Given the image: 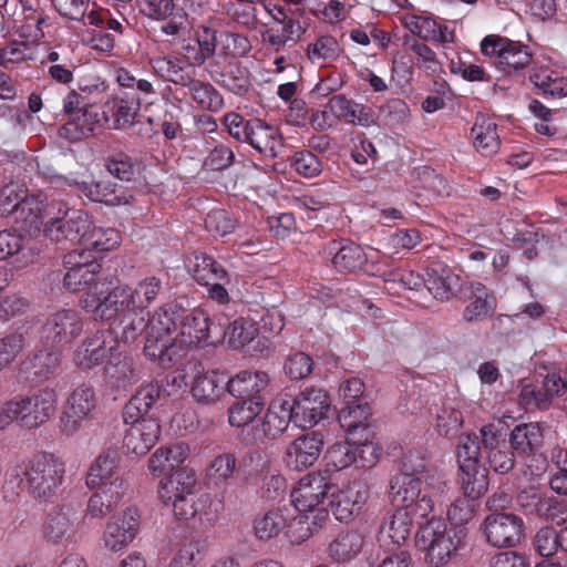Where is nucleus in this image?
Listing matches in <instances>:
<instances>
[{
	"mask_svg": "<svg viewBox=\"0 0 567 567\" xmlns=\"http://www.w3.org/2000/svg\"><path fill=\"white\" fill-rule=\"evenodd\" d=\"M124 423L128 427L123 444L130 453L144 455L159 439L161 425L156 417H136V420H124Z\"/></svg>",
	"mask_w": 567,
	"mask_h": 567,
	"instance_id": "aec40b11",
	"label": "nucleus"
},
{
	"mask_svg": "<svg viewBox=\"0 0 567 567\" xmlns=\"http://www.w3.org/2000/svg\"><path fill=\"white\" fill-rule=\"evenodd\" d=\"M364 544V537L357 530L340 533L330 544L329 554L336 561H348L357 557Z\"/></svg>",
	"mask_w": 567,
	"mask_h": 567,
	"instance_id": "79ce46f5",
	"label": "nucleus"
},
{
	"mask_svg": "<svg viewBox=\"0 0 567 567\" xmlns=\"http://www.w3.org/2000/svg\"><path fill=\"white\" fill-rule=\"evenodd\" d=\"M264 408V398L240 399V401L229 408L228 422L231 426L236 427L248 425L262 412Z\"/></svg>",
	"mask_w": 567,
	"mask_h": 567,
	"instance_id": "8fccbe9b",
	"label": "nucleus"
},
{
	"mask_svg": "<svg viewBox=\"0 0 567 567\" xmlns=\"http://www.w3.org/2000/svg\"><path fill=\"white\" fill-rule=\"evenodd\" d=\"M225 336L234 349H239L250 343L257 336L254 322L245 318L235 319L227 328Z\"/></svg>",
	"mask_w": 567,
	"mask_h": 567,
	"instance_id": "052dcab7",
	"label": "nucleus"
},
{
	"mask_svg": "<svg viewBox=\"0 0 567 567\" xmlns=\"http://www.w3.org/2000/svg\"><path fill=\"white\" fill-rule=\"evenodd\" d=\"M116 349L117 340L112 331L97 330L76 347L73 362L79 369L87 371L102 364Z\"/></svg>",
	"mask_w": 567,
	"mask_h": 567,
	"instance_id": "dca6fc26",
	"label": "nucleus"
},
{
	"mask_svg": "<svg viewBox=\"0 0 567 567\" xmlns=\"http://www.w3.org/2000/svg\"><path fill=\"white\" fill-rule=\"evenodd\" d=\"M65 468L61 460L52 454H39L23 470L14 467L8 472V484L20 485L24 476L29 493L41 499L53 497L61 486Z\"/></svg>",
	"mask_w": 567,
	"mask_h": 567,
	"instance_id": "7ed1b4c3",
	"label": "nucleus"
},
{
	"mask_svg": "<svg viewBox=\"0 0 567 567\" xmlns=\"http://www.w3.org/2000/svg\"><path fill=\"white\" fill-rule=\"evenodd\" d=\"M45 202L47 198L42 193L37 195H28L25 193L14 217L16 221L21 224V227L28 231L39 230L41 226L45 227V218L54 209V207Z\"/></svg>",
	"mask_w": 567,
	"mask_h": 567,
	"instance_id": "c85d7f7f",
	"label": "nucleus"
},
{
	"mask_svg": "<svg viewBox=\"0 0 567 567\" xmlns=\"http://www.w3.org/2000/svg\"><path fill=\"white\" fill-rule=\"evenodd\" d=\"M118 457L114 452L100 454L91 465L86 475V486L94 489L106 481L113 480L116 475Z\"/></svg>",
	"mask_w": 567,
	"mask_h": 567,
	"instance_id": "49530a36",
	"label": "nucleus"
},
{
	"mask_svg": "<svg viewBox=\"0 0 567 567\" xmlns=\"http://www.w3.org/2000/svg\"><path fill=\"white\" fill-rule=\"evenodd\" d=\"M140 525V512L134 507H127L112 516L103 530V547L112 553L125 550L138 535Z\"/></svg>",
	"mask_w": 567,
	"mask_h": 567,
	"instance_id": "f8f14e48",
	"label": "nucleus"
},
{
	"mask_svg": "<svg viewBox=\"0 0 567 567\" xmlns=\"http://www.w3.org/2000/svg\"><path fill=\"white\" fill-rule=\"evenodd\" d=\"M163 289L162 280L155 276H148L138 280L134 286L117 285L102 296L109 298V313L120 309L134 308L140 311L146 309L157 300Z\"/></svg>",
	"mask_w": 567,
	"mask_h": 567,
	"instance_id": "6e6552de",
	"label": "nucleus"
},
{
	"mask_svg": "<svg viewBox=\"0 0 567 567\" xmlns=\"http://www.w3.org/2000/svg\"><path fill=\"white\" fill-rule=\"evenodd\" d=\"M72 522L68 513L58 511L51 513L43 526L45 539L51 544H60L70 537Z\"/></svg>",
	"mask_w": 567,
	"mask_h": 567,
	"instance_id": "864d4df0",
	"label": "nucleus"
},
{
	"mask_svg": "<svg viewBox=\"0 0 567 567\" xmlns=\"http://www.w3.org/2000/svg\"><path fill=\"white\" fill-rule=\"evenodd\" d=\"M460 483L465 496L477 499L487 491V471L483 465L471 466V470L460 468Z\"/></svg>",
	"mask_w": 567,
	"mask_h": 567,
	"instance_id": "09e8293b",
	"label": "nucleus"
},
{
	"mask_svg": "<svg viewBox=\"0 0 567 567\" xmlns=\"http://www.w3.org/2000/svg\"><path fill=\"white\" fill-rule=\"evenodd\" d=\"M92 220L81 209H66L62 217L50 218L45 223V236L58 244H85Z\"/></svg>",
	"mask_w": 567,
	"mask_h": 567,
	"instance_id": "9b49d317",
	"label": "nucleus"
},
{
	"mask_svg": "<svg viewBox=\"0 0 567 567\" xmlns=\"http://www.w3.org/2000/svg\"><path fill=\"white\" fill-rule=\"evenodd\" d=\"M390 499L393 509L405 508L416 518L427 517L434 508L431 495L422 494V478L412 471L405 470L391 481Z\"/></svg>",
	"mask_w": 567,
	"mask_h": 567,
	"instance_id": "0eeeda50",
	"label": "nucleus"
},
{
	"mask_svg": "<svg viewBox=\"0 0 567 567\" xmlns=\"http://www.w3.org/2000/svg\"><path fill=\"white\" fill-rule=\"evenodd\" d=\"M21 408V427L33 430L47 423L58 405V393L53 388H41L31 394H18Z\"/></svg>",
	"mask_w": 567,
	"mask_h": 567,
	"instance_id": "2eb2a0df",
	"label": "nucleus"
},
{
	"mask_svg": "<svg viewBox=\"0 0 567 567\" xmlns=\"http://www.w3.org/2000/svg\"><path fill=\"white\" fill-rule=\"evenodd\" d=\"M163 389L158 382H148L140 386L136 393L126 403L123 420L148 417L152 406L159 400Z\"/></svg>",
	"mask_w": 567,
	"mask_h": 567,
	"instance_id": "c9c22d12",
	"label": "nucleus"
},
{
	"mask_svg": "<svg viewBox=\"0 0 567 567\" xmlns=\"http://www.w3.org/2000/svg\"><path fill=\"white\" fill-rule=\"evenodd\" d=\"M121 243V235L114 228L95 227L90 228L84 246L91 251L104 252L114 249Z\"/></svg>",
	"mask_w": 567,
	"mask_h": 567,
	"instance_id": "5fc2aeb1",
	"label": "nucleus"
},
{
	"mask_svg": "<svg viewBox=\"0 0 567 567\" xmlns=\"http://www.w3.org/2000/svg\"><path fill=\"white\" fill-rule=\"evenodd\" d=\"M194 278L198 284L227 280V271L213 257L200 254L195 257Z\"/></svg>",
	"mask_w": 567,
	"mask_h": 567,
	"instance_id": "6e6d98bb",
	"label": "nucleus"
},
{
	"mask_svg": "<svg viewBox=\"0 0 567 567\" xmlns=\"http://www.w3.org/2000/svg\"><path fill=\"white\" fill-rule=\"evenodd\" d=\"M25 348L22 332L13 331L0 338V372L10 367Z\"/></svg>",
	"mask_w": 567,
	"mask_h": 567,
	"instance_id": "bf43d9fd",
	"label": "nucleus"
},
{
	"mask_svg": "<svg viewBox=\"0 0 567 567\" xmlns=\"http://www.w3.org/2000/svg\"><path fill=\"white\" fill-rule=\"evenodd\" d=\"M0 56L1 63L6 68L9 63L34 60L37 56V42L25 39L24 41L13 40L4 44L0 43Z\"/></svg>",
	"mask_w": 567,
	"mask_h": 567,
	"instance_id": "3c124183",
	"label": "nucleus"
},
{
	"mask_svg": "<svg viewBox=\"0 0 567 567\" xmlns=\"http://www.w3.org/2000/svg\"><path fill=\"white\" fill-rule=\"evenodd\" d=\"M332 266L339 271L354 272L367 261L363 249L350 240L332 241L328 246Z\"/></svg>",
	"mask_w": 567,
	"mask_h": 567,
	"instance_id": "473e14b6",
	"label": "nucleus"
},
{
	"mask_svg": "<svg viewBox=\"0 0 567 567\" xmlns=\"http://www.w3.org/2000/svg\"><path fill=\"white\" fill-rule=\"evenodd\" d=\"M192 395L200 404H215L224 395L227 378L218 371H205L200 364H193Z\"/></svg>",
	"mask_w": 567,
	"mask_h": 567,
	"instance_id": "412c9836",
	"label": "nucleus"
},
{
	"mask_svg": "<svg viewBox=\"0 0 567 567\" xmlns=\"http://www.w3.org/2000/svg\"><path fill=\"white\" fill-rule=\"evenodd\" d=\"M80 188L83 194L93 202L105 203L110 206L127 205L132 202V195L121 193V188L110 181L82 182Z\"/></svg>",
	"mask_w": 567,
	"mask_h": 567,
	"instance_id": "4c0bfd02",
	"label": "nucleus"
},
{
	"mask_svg": "<svg viewBox=\"0 0 567 567\" xmlns=\"http://www.w3.org/2000/svg\"><path fill=\"white\" fill-rule=\"evenodd\" d=\"M474 299L463 311L466 322L480 321L491 316L496 308V299L486 288L476 282L473 286Z\"/></svg>",
	"mask_w": 567,
	"mask_h": 567,
	"instance_id": "a18cd8bd",
	"label": "nucleus"
},
{
	"mask_svg": "<svg viewBox=\"0 0 567 567\" xmlns=\"http://www.w3.org/2000/svg\"><path fill=\"white\" fill-rule=\"evenodd\" d=\"M487 543L496 548L516 546L524 532V522L512 513H492L483 522Z\"/></svg>",
	"mask_w": 567,
	"mask_h": 567,
	"instance_id": "f3484780",
	"label": "nucleus"
},
{
	"mask_svg": "<svg viewBox=\"0 0 567 567\" xmlns=\"http://www.w3.org/2000/svg\"><path fill=\"white\" fill-rule=\"evenodd\" d=\"M157 494L161 503L181 520L200 516L209 503V496L199 493L196 472L189 467H182L162 478Z\"/></svg>",
	"mask_w": 567,
	"mask_h": 567,
	"instance_id": "f03ea898",
	"label": "nucleus"
},
{
	"mask_svg": "<svg viewBox=\"0 0 567 567\" xmlns=\"http://www.w3.org/2000/svg\"><path fill=\"white\" fill-rule=\"evenodd\" d=\"M327 107L337 120L348 124L369 126L373 123L370 107L354 103L342 94L333 95Z\"/></svg>",
	"mask_w": 567,
	"mask_h": 567,
	"instance_id": "72a5a7b5",
	"label": "nucleus"
},
{
	"mask_svg": "<svg viewBox=\"0 0 567 567\" xmlns=\"http://www.w3.org/2000/svg\"><path fill=\"white\" fill-rule=\"evenodd\" d=\"M248 144L265 157L276 158L285 147L280 130L265 121L257 118Z\"/></svg>",
	"mask_w": 567,
	"mask_h": 567,
	"instance_id": "c756f323",
	"label": "nucleus"
},
{
	"mask_svg": "<svg viewBox=\"0 0 567 567\" xmlns=\"http://www.w3.org/2000/svg\"><path fill=\"white\" fill-rule=\"evenodd\" d=\"M55 10L65 19L87 25L89 13L95 4L91 0H52Z\"/></svg>",
	"mask_w": 567,
	"mask_h": 567,
	"instance_id": "e2e57ef3",
	"label": "nucleus"
},
{
	"mask_svg": "<svg viewBox=\"0 0 567 567\" xmlns=\"http://www.w3.org/2000/svg\"><path fill=\"white\" fill-rule=\"evenodd\" d=\"M544 430L537 422L516 425L509 434V444L517 455H530L543 444Z\"/></svg>",
	"mask_w": 567,
	"mask_h": 567,
	"instance_id": "f704fd0d",
	"label": "nucleus"
},
{
	"mask_svg": "<svg viewBox=\"0 0 567 567\" xmlns=\"http://www.w3.org/2000/svg\"><path fill=\"white\" fill-rule=\"evenodd\" d=\"M208 338L209 318L204 310L186 311L173 305H164L148 318L144 353L167 368L181 357V352L206 343Z\"/></svg>",
	"mask_w": 567,
	"mask_h": 567,
	"instance_id": "f257e3e1",
	"label": "nucleus"
},
{
	"mask_svg": "<svg viewBox=\"0 0 567 567\" xmlns=\"http://www.w3.org/2000/svg\"><path fill=\"white\" fill-rule=\"evenodd\" d=\"M80 305L85 312L92 313L94 320L111 322L118 321L122 326L120 339L125 343L134 342L146 329L148 332V322H145V311L134 308L117 309L115 313H109V298L102 296V290L95 286L81 297Z\"/></svg>",
	"mask_w": 567,
	"mask_h": 567,
	"instance_id": "423d86ee",
	"label": "nucleus"
},
{
	"mask_svg": "<svg viewBox=\"0 0 567 567\" xmlns=\"http://www.w3.org/2000/svg\"><path fill=\"white\" fill-rule=\"evenodd\" d=\"M208 73L214 82L234 94L243 95L250 87L249 71L239 62H229L223 70L209 64Z\"/></svg>",
	"mask_w": 567,
	"mask_h": 567,
	"instance_id": "7c9ffc66",
	"label": "nucleus"
},
{
	"mask_svg": "<svg viewBox=\"0 0 567 567\" xmlns=\"http://www.w3.org/2000/svg\"><path fill=\"white\" fill-rule=\"evenodd\" d=\"M481 51L492 58L495 65L506 73L528 66L533 60L529 48L518 41L491 34L481 42Z\"/></svg>",
	"mask_w": 567,
	"mask_h": 567,
	"instance_id": "1a4fd4ad",
	"label": "nucleus"
},
{
	"mask_svg": "<svg viewBox=\"0 0 567 567\" xmlns=\"http://www.w3.org/2000/svg\"><path fill=\"white\" fill-rule=\"evenodd\" d=\"M333 485L319 472L302 476L291 491V502L299 514L311 515L312 526L319 528L329 519V494Z\"/></svg>",
	"mask_w": 567,
	"mask_h": 567,
	"instance_id": "39448f33",
	"label": "nucleus"
},
{
	"mask_svg": "<svg viewBox=\"0 0 567 567\" xmlns=\"http://www.w3.org/2000/svg\"><path fill=\"white\" fill-rule=\"evenodd\" d=\"M189 445L175 442L156 449L148 458L147 468L154 477L173 472L189 456Z\"/></svg>",
	"mask_w": 567,
	"mask_h": 567,
	"instance_id": "393cba45",
	"label": "nucleus"
},
{
	"mask_svg": "<svg viewBox=\"0 0 567 567\" xmlns=\"http://www.w3.org/2000/svg\"><path fill=\"white\" fill-rule=\"evenodd\" d=\"M83 318L74 308H60L49 313L42 338L50 346H66L83 331Z\"/></svg>",
	"mask_w": 567,
	"mask_h": 567,
	"instance_id": "ddd939ff",
	"label": "nucleus"
},
{
	"mask_svg": "<svg viewBox=\"0 0 567 567\" xmlns=\"http://www.w3.org/2000/svg\"><path fill=\"white\" fill-rule=\"evenodd\" d=\"M61 353L56 349H45L27 357L20 363V372L28 379L47 380L59 368Z\"/></svg>",
	"mask_w": 567,
	"mask_h": 567,
	"instance_id": "2f4dec72",
	"label": "nucleus"
},
{
	"mask_svg": "<svg viewBox=\"0 0 567 567\" xmlns=\"http://www.w3.org/2000/svg\"><path fill=\"white\" fill-rule=\"evenodd\" d=\"M140 100L127 93L118 95L113 101L115 121L121 126L133 125L140 112Z\"/></svg>",
	"mask_w": 567,
	"mask_h": 567,
	"instance_id": "69168bd1",
	"label": "nucleus"
},
{
	"mask_svg": "<svg viewBox=\"0 0 567 567\" xmlns=\"http://www.w3.org/2000/svg\"><path fill=\"white\" fill-rule=\"evenodd\" d=\"M364 392V383L359 378L347 380L340 385L339 393L344 400V406L340 409L339 414L344 410L352 406L357 409L352 413V420L367 421L369 415V406L361 404L359 401Z\"/></svg>",
	"mask_w": 567,
	"mask_h": 567,
	"instance_id": "de8ad7c7",
	"label": "nucleus"
},
{
	"mask_svg": "<svg viewBox=\"0 0 567 567\" xmlns=\"http://www.w3.org/2000/svg\"><path fill=\"white\" fill-rule=\"evenodd\" d=\"M268 384L269 377L266 372L243 370L227 379L226 390L236 399L250 400L262 398L261 392Z\"/></svg>",
	"mask_w": 567,
	"mask_h": 567,
	"instance_id": "cd10ccee",
	"label": "nucleus"
},
{
	"mask_svg": "<svg viewBox=\"0 0 567 567\" xmlns=\"http://www.w3.org/2000/svg\"><path fill=\"white\" fill-rule=\"evenodd\" d=\"M202 543L188 540L179 545L168 567H196L202 559Z\"/></svg>",
	"mask_w": 567,
	"mask_h": 567,
	"instance_id": "774afa93",
	"label": "nucleus"
},
{
	"mask_svg": "<svg viewBox=\"0 0 567 567\" xmlns=\"http://www.w3.org/2000/svg\"><path fill=\"white\" fill-rule=\"evenodd\" d=\"M290 421L295 423L293 409L290 408L289 400L278 399L272 401L261 420L256 439H277L288 427Z\"/></svg>",
	"mask_w": 567,
	"mask_h": 567,
	"instance_id": "bb28decb",
	"label": "nucleus"
},
{
	"mask_svg": "<svg viewBox=\"0 0 567 567\" xmlns=\"http://www.w3.org/2000/svg\"><path fill=\"white\" fill-rule=\"evenodd\" d=\"M293 409L295 424L300 427H312L327 416L330 408L328 394L316 388H308L293 400H289Z\"/></svg>",
	"mask_w": 567,
	"mask_h": 567,
	"instance_id": "a211bd4d",
	"label": "nucleus"
},
{
	"mask_svg": "<svg viewBox=\"0 0 567 567\" xmlns=\"http://www.w3.org/2000/svg\"><path fill=\"white\" fill-rule=\"evenodd\" d=\"M332 496L333 499L329 501V505L336 519L348 523L359 515L365 505L369 498V485L364 481L355 480Z\"/></svg>",
	"mask_w": 567,
	"mask_h": 567,
	"instance_id": "6ab92c4d",
	"label": "nucleus"
},
{
	"mask_svg": "<svg viewBox=\"0 0 567 567\" xmlns=\"http://www.w3.org/2000/svg\"><path fill=\"white\" fill-rule=\"evenodd\" d=\"M138 372L131 355L118 348L113 351L104 367L105 382L114 389H126L138 381Z\"/></svg>",
	"mask_w": 567,
	"mask_h": 567,
	"instance_id": "a878e982",
	"label": "nucleus"
},
{
	"mask_svg": "<svg viewBox=\"0 0 567 567\" xmlns=\"http://www.w3.org/2000/svg\"><path fill=\"white\" fill-rule=\"evenodd\" d=\"M150 65L155 75L176 85L185 86L194 76V74L187 70V65L175 55L151 58Z\"/></svg>",
	"mask_w": 567,
	"mask_h": 567,
	"instance_id": "e433bc0d",
	"label": "nucleus"
},
{
	"mask_svg": "<svg viewBox=\"0 0 567 567\" xmlns=\"http://www.w3.org/2000/svg\"><path fill=\"white\" fill-rule=\"evenodd\" d=\"M339 54V43L331 35H321L307 45V56L315 64L333 60Z\"/></svg>",
	"mask_w": 567,
	"mask_h": 567,
	"instance_id": "13d9d810",
	"label": "nucleus"
},
{
	"mask_svg": "<svg viewBox=\"0 0 567 567\" xmlns=\"http://www.w3.org/2000/svg\"><path fill=\"white\" fill-rule=\"evenodd\" d=\"M76 114L63 126L64 135L71 141H78L93 134L94 127L100 121L97 109L94 105L86 104Z\"/></svg>",
	"mask_w": 567,
	"mask_h": 567,
	"instance_id": "c03bdc74",
	"label": "nucleus"
},
{
	"mask_svg": "<svg viewBox=\"0 0 567 567\" xmlns=\"http://www.w3.org/2000/svg\"><path fill=\"white\" fill-rule=\"evenodd\" d=\"M427 276L426 287L434 298L440 300L450 299L460 281L458 276L450 271H443L441 275L433 271Z\"/></svg>",
	"mask_w": 567,
	"mask_h": 567,
	"instance_id": "680f3d73",
	"label": "nucleus"
},
{
	"mask_svg": "<svg viewBox=\"0 0 567 567\" xmlns=\"http://www.w3.org/2000/svg\"><path fill=\"white\" fill-rule=\"evenodd\" d=\"M184 87L188 89L192 100L203 110L218 112L224 107L223 95L209 83L190 79Z\"/></svg>",
	"mask_w": 567,
	"mask_h": 567,
	"instance_id": "37998d69",
	"label": "nucleus"
},
{
	"mask_svg": "<svg viewBox=\"0 0 567 567\" xmlns=\"http://www.w3.org/2000/svg\"><path fill=\"white\" fill-rule=\"evenodd\" d=\"M530 81L544 95H567V86L564 78L549 69H537L530 74Z\"/></svg>",
	"mask_w": 567,
	"mask_h": 567,
	"instance_id": "603ef678",
	"label": "nucleus"
},
{
	"mask_svg": "<svg viewBox=\"0 0 567 567\" xmlns=\"http://www.w3.org/2000/svg\"><path fill=\"white\" fill-rule=\"evenodd\" d=\"M357 409L350 406L339 415L340 425L346 430L352 445L353 463L357 467L371 468L377 465L380 458L381 449L369 439V431L365 421L352 420V413Z\"/></svg>",
	"mask_w": 567,
	"mask_h": 567,
	"instance_id": "9d476101",
	"label": "nucleus"
},
{
	"mask_svg": "<svg viewBox=\"0 0 567 567\" xmlns=\"http://www.w3.org/2000/svg\"><path fill=\"white\" fill-rule=\"evenodd\" d=\"M95 406L96 395L93 386L89 384L76 386L63 406L60 415V431L66 436L74 435Z\"/></svg>",
	"mask_w": 567,
	"mask_h": 567,
	"instance_id": "4468645a",
	"label": "nucleus"
},
{
	"mask_svg": "<svg viewBox=\"0 0 567 567\" xmlns=\"http://www.w3.org/2000/svg\"><path fill=\"white\" fill-rule=\"evenodd\" d=\"M464 537V528L449 527L443 519L431 518L420 527L416 544L425 551L426 561L440 567L455 555Z\"/></svg>",
	"mask_w": 567,
	"mask_h": 567,
	"instance_id": "20e7f679",
	"label": "nucleus"
},
{
	"mask_svg": "<svg viewBox=\"0 0 567 567\" xmlns=\"http://www.w3.org/2000/svg\"><path fill=\"white\" fill-rule=\"evenodd\" d=\"M412 456H406L403 463L406 471L415 472L417 478H422V494L429 493L434 501V497H441L449 491V482L445 475L437 470H425L424 464L420 463L413 465Z\"/></svg>",
	"mask_w": 567,
	"mask_h": 567,
	"instance_id": "a19ab883",
	"label": "nucleus"
},
{
	"mask_svg": "<svg viewBox=\"0 0 567 567\" xmlns=\"http://www.w3.org/2000/svg\"><path fill=\"white\" fill-rule=\"evenodd\" d=\"M321 447L322 440L318 433L299 436L287 446L284 461L289 468L301 471L316 463Z\"/></svg>",
	"mask_w": 567,
	"mask_h": 567,
	"instance_id": "5701e85b",
	"label": "nucleus"
},
{
	"mask_svg": "<svg viewBox=\"0 0 567 567\" xmlns=\"http://www.w3.org/2000/svg\"><path fill=\"white\" fill-rule=\"evenodd\" d=\"M106 169L115 178L122 182H131L137 173L136 162L125 153H116L106 159Z\"/></svg>",
	"mask_w": 567,
	"mask_h": 567,
	"instance_id": "0e129e2a",
	"label": "nucleus"
},
{
	"mask_svg": "<svg viewBox=\"0 0 567 567\" xmlns=\"http://www.w3.org/2000/svg\"><path fill=\"white\" fill-rule=\"evenodd\" d=\"M413 514L405 508L388 512L379 528V542L385 545L403 546L410 538Z\"/></svg>",
	"mask_w": 567,
	"mask_h": 567,
	"instance_id": "b1692460",
	"label": "nucleus"
},
{
	"mask_svg": "<svg viewBox=\"0 0 567 567\" xmlns=\"http://www.w3.org/2000/svg\"><path fill=\"white\" fill-rule=\"evenodd\" d=\"M22 9L23 24L20 29L21 37L38 43L44 37L43 25L45 24V16L31 4L22 3Z\"/></svg>",
	"mask_w": 567,
	"mask_h": 567,
	"instance_id": "4d7b16f0",
	"label": "nucleus"
},
{
	"mask_svg": "<svg viewBox=\"0 0 567 567\" xmlns=\"http://www.w3.org/2000/svg\"><path fill=\"white\" fill-rule=\"evenodd\" d=\"M288 508H272L258 515L254 520V533L260 540L276 538L287 526Z\"/></svg>",
	"mask_w": 567,
	"mask_h": 567,
	"instance_id": "ea45409f",
	"label": "nucleus"
},
{
	"mask_svg": "<svg viewBox=\"0 0 567 567\" xmlns=\"http://www.w3.org/2000/svg\"><path fill=\"white\" fill-rule=\"evenodd\" d=\"M38 249L31 239L9 230L0 231V260H10L16 269L32 265Z\"/></svg>",
	"mask_w": 567,
	"mask_h": 567,
	"instance_id": "4be33fe9",
	"label": "nucleus"
},
{
	"mask_svg": "<svg viewBox=\"0 0 567 567\" xmlns=\"http://www.w3.org/2000/svg\"><path fill=\"white\" fill-rule=\"evenodd\" d=\"M473 145L484 156H489L498 150L499 137L496 123L484 114H477L471 131Z\"/></svg>",
	"mask_w": 567,
	"mask_h": 567,
	"instance_id": "58836bf2",
	"label": "nucleus"
},
{
	"mask_svg": "<svg viewBox=\"0 0 567 567\" xmlns=\"http://www.w3.org/2000/svg\"><path fill=\"white\" fill-rule=\"evenodd\" d=\"M29 307V300L18 292L0 293V321L7 322L14 317L22 316Z\"/></svg>",
	"mask_w": 567,
	"mask_h": 567,
	"instance_id": "338daca9",
	"label": "nucleus"
}]
</instances>
